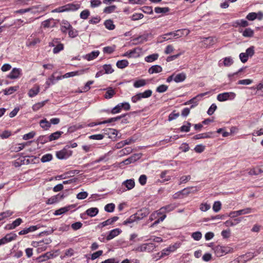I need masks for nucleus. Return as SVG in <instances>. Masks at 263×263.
I'll return each mask as SVG.
<instances>
[{
  "instance_id": "5",
  "label": "nucleus",
  "mask_w": 263,
  "mask_h": 263,
  "mask_svg": "<svg viewBox=\"0 0 263 263\" xmlns=\"http://www.w3.org/2000/svg\"><path fill=\"white\" fill-rule=\"evenodd\" d=\"M72 154V151L70 149L69 146H66L62 149L56 152V156L59 159H66Z\"/></svg>"
},
{
  "instance_id": "31",
  "label": "nucleus",
  "mask_w": 263,
  "mask_h": 263,
  "mask_svg": "<svg viewBox=\"0 0 263 263\" xmlns=\"http://www.w3.org/2000/svg\"><path fill=\"white\" fill-rule=\"evenodd\" d=\"M216 41V39L215 37L212 36H210L208 37H205L203 38L202 40V42L206 45V47L211 46L213 45Z\"/></svg>"
},
{
  "instance_id": "37",
  "label": "nucleus",
  "mask_w": 263,
  "mask_h": 263,
  "mask_svg": "<svg viewBox=\"0 0 263 263\" xmlns=\"http://www.w3.org/2000/svg\"><path fill=\"white\" fill-rule=\"evenodd\" d=\"M159 54L158 53H154L145 57V61L148 63L153 62L158 59Z\"/></svg>"
},
{
  "instance_id": "21",
  "label": "nucleus",
  "mask_w": 263,
  "mask_h": 263,
  "mask_svg": "<svg viewBox=\"0 0 263 263\" xmlns=\"http://www.w3.org/2000/svg\"><path fill=\"white\" fill-rule=\"evenodd\" d=\"M239 32L242 33L244 37H252L254 34V31L250 28H246L243 30L242 29H239Z\"/></svg>"
},
{
  "instance_id": "9",
  "label": "nucleus",
  "mask_w": 263,
  "mask_h": 263,
  "mask_svg": "<svg viewBox=\"0 0 263 263\" xmlns=\"http://www.w3.org/2000/svg\"><path fill=\"white\" fill-rule=\"evenodd\" d=\"M253 212H254V210L253 209L251 208H247L238 211L231 212L230 213L229 216L233 218L242 215L250 214Z\"/></svg>"
},
{
  "instance_id": "7",
  "label": "nucleus",
  "mask_w": 263,
  "mask_h": 263,
  "mask_svg": "<svg viewBox=\"0 0 263 263\" xmlns=\"http://www.w3.org/2000/svg\"><path fill=\"white\" fill-rule=\"evenodd\" d=\"M216 255L218 257L222 256L231 251L232 249L228 246L218 245L213 249Z\"/></svg>"
},
{
  "instance_id": "28",
  "label": "nucleus",
  "mask_w": 263,
  "mask_h": 263,
  "mask_svg": "<svg viewBox=\"0 0 263 263\" xmlns=\"http://www.w3.org/2000/svg\"><path fill=\"white\" fill-rule=\"evenodd\" d=\"M176 208V205L174 204H171L167 205L166 206L162 207L159 211L161 212L162 214L164 212H169L171 211H172L175 209Z\"/></svg>"
},
{
  "instance_id": "58",
  "label": "nucleus",
  "mask_w": 263,
  "mask_h": 263,
  "mask_svg": "<svg viewBox=\"0 0 263 263\" xmlns=\"http://www.w3.org/2000/svg\"><path fill=\"white\" fill-rule=\"evenodd\" d=\"M221 208V202L219 201L214 202L213 205V210L215 212H218Z\"/></svg>"
},
{
  "instance_id": "42",
  "label": "nucleus",
  "mask_w": 263,
  "mask_h": 263,
  "mask_svg": "<svg viewBox=\"0 0 263 263\" xmlns=\"http://www.w3.org/2000/svg\"><path fill=\"white\" fill-rule=\"evenodd\" d=\"M17 235L16 234L13 233H10L9 234H7L5 236V239L7 243L10 242L13 240L16 239Z\"/></svg>"
},
{
  "instance_id": "27",
  "label": "nucleus",
  "mask_w": 263,
  "mask_h": 263,
  "mask_svg": "<svg viewBox=\"0 0 263 263\" xmlns=\"http://www.w3.org/2000/svg\"><path fill=\"white\" fill-rule=\"evenodd\" d=\"M63 134V132L61 131H57L52 133L51 135L48 136L49 141H52L58 139Z\"/></svg>"
},
{
  "instance_id": "56",
  "label": "nucleus",
  "mask_w": 263,
  "mask_h": 263,
  "mask_svg": "<svg viewBox=\"0 0 263 263\" xmlns=\"http://www.w3.org/2000/svg\"><path fill=\"white\" fill-rule=\"evenodd\" d=\"M210 208V204L207 203L206 202L201 203L199 208L200 210L202 212H206L208 211Z\"/></svg>"
},
{
  "instance_id": "53",
  "label": "nucleus",
  "mask_w": 263,
  "mask_h": 263,
  "mask_svg": "<svg viewBox=\"0 0 263 263\" xmlns=\"http://www.w3.org/2000/svg\"><path fill=\"white\" fill-rule=\"evenodd\" d=\"M68 35L71 38H74L78 35V31L72 27L68 31Z\"/></svg>"
},
{
  "instance_id": "55",
  "label": "nucleus",
  "mask_w": 263,
  "mask_h": 263,
  "mask_svg": "<svg viewBox=\"0 0 263 263\" xmlns=\"http://www.w3.org/2000/svg\"><path fill=\"white\" fill-rule=\"evenodd\" d=\"M115 208V205L114 203L107 204L104 208V210L107 212L111 213L114 212Z\"/></svg>"
},
{
  "instance_id": "64",
  "label": "nucleus",
  "mask_w": 263,
  "mask_h": 263,
  "mask_svg": "<svg viewBox=\"0 0 263 263\" xmlns=\"http://www.w3.org/2000/svg\"><path fill=\"white\" fill-rule=\"evenodd\" d=\"M90 15V12L88 9H85L82 11L80 13V17L82 19H87Z\"/></svg>"
},
{
  "instance_id": "1",
  "label": "nucleus",
  "mask_w": 263,
  "mask_h": 263,
  "mask_svg": "<svg viewBox=\"0 0 263 263\" xmlns=\"http://www.w3.org/2000/svg\"><path fill=\"white\" fill-rule=\"evenodd\" d=\"M80 4L78 3H69L52 10L51 12L61 13L71 11H76L80 8Z\"/></svg>"
},
{
  "instance_id": "30",
  "label": "nucleus",
  "mask_w": 263,
  "mask_h": 263,
  "mask_svg": "<svg viewBox=\"0 0 263 263\" xmlns=\"http://www.w3.org/2000/svg\"><path fill=\"white\" fill-rule=\"evenodd\" d=\"M174 81L176 83L183 82L186 78V75L184 73L182 72L176 75L175 74Z\"/></svg>"
},
{
  "instance_id": "59",
  "label": "nucleus",
  "mask_w": 263,
  "mask_h": 263,
  "mask_svg": "<svg viewBox=\"0 0 263 263\" xmlns=\"http://www.w3.org/2000/svg\"><path fill=\"white\" fill-rule=\"evenodd\" d=\"M177 34H178V37H180L184 35H187L190 33V31L186 29L177 30Z\"/></svg>"
},
{
  "instance_id": "12",
  "label": "nucleus",
  "mask_w": 263,
  "mask_h": 263,
  "mask_svg": "<svg viewBox=\"0 0 263 263\" xmlns=\"http://www.w3.org/2000/svg\"><path fill=\"white\" fill-rule=\"evenodd\" d=\"M22 70L20 68H14L8 75V78L10 79H17L21 74Z\"/></svg>"
},
{
  "instance_id": "14",
  "label": "nucleus",
  "mask_w": 263,
  "mask_h": 263,
  "mask_svg": "<svg viewBox=\"0 0 263 263\" xmlns=\"http://www.w3.org/2000/svg\"><path fill=\"white\" fill-rule=\"evenodd\" d=\"M149 213V210L147 208H143L138 211L136 214L138 220L142 219L146 217Z\"/></svg>"
},
{
  "instance_id": "54",
  "label": "nucleus",
  "mask_w": 263,
  "mask_h": 263,
  "mask_svg": "<svg viewBox=\"0 0 263 263\" xmlns=\"http://www.w3.org/2000/svg\"><path fill=\"white\" fill-rule=\"evenodd\" d=\"M255 47L253 46H252L246 49V54L248 57H252L255 53Z\"/></svg>"
},
{
  "instance_id": "46",
  "label": "nucleus",
  "mask_w": 263,
  "mask_h": 263,
  "mask_svg": "<svg viewBox=\"0 0 263 263\" xmlns=\"http://www.w3.org/2000/svg\"><path fill=\"white\" fill-rule=\"evenodd\" d=\"M53 257V254L50 252H47L45 253L44 255L39 257V259L40 260V261H45Z\"/></svg>"
},
{
  "instance_id": "19",
  "label": "nucleus",
  "mask_w": 263,
  "mask_h": 263,
  "mask_svg": "<svg viewBox=\"0 0 263 263\" xmlns=\"http://www.w3.org/2000/svg\"><path fill=\"white\" fill-rule=\"evenodd\" d=\"M39 228V227L37 226H30L29 228H25L23 230L20 231L18 232V234L20 235H25L29 233L34 232L36 230H37Z\"/></svg>"
},
{
  "instance_id": "11",
  "label": "nucleus",
  "mask_w": 263,
  "mask_h": 263,
  "mask_svg": "<svg viewBox=\"0 0 263 263\" xmlns=\"http://www.w3.org/2000/svg\"><path fill=\"white\" fill-rule=\"evenodd\" d=\"M23 222V220L21 218H18L11 223L6 225L5 229L7 230H13L21 225Z\"/></svg>"
},
{
  "instance_id": "62",
  "label": "nucleus",
  "mask_w": 263,
  "mask_h": 263,
  "mask_svg": "<svg viewBox=\"0 0 263 263\" xmlns=\"http://www.w3.org/2000/svg\"><path fill=\"white\" fill-rule=\"evenodd\" d=\"M37 141L41 144H44L49 141V139L47 136H41L38 138Z\"/></svg>"
},
{
  "instance_id": "33",
  "label": "nucleus",
  "mask_w": 263,
  "mask_h": 263,
  "mask_svg": "<svg viewBox=\"0 0 263 263\" xmlns=\"http://www.w3.org/2000/svg\"><path fill=\"white\" fill-rule=\"evenodd\" d=\"M147 84V82L146 80L144 79H139L136 80L134 82L133 86L135 88H140L143 86H144Z\"/></svg>"
},
{
  "instance_id": "15",
  "label": "nucleus",
  "mask_w": 263,
  "mask_h": 263,
  "mask_svg": "<svg viewBox=\"0 0 263 263\" xmlns=\"http://www.w3.org/2000/svg\"><path fill=\"white\" fill-rule=\"evenodd\" d=\"M206 93H200L197 95L196 97L193 98L191 100L189 101L190 104H192L191 106V108H193L197 105L198 102L201 100V98L206 95Z\"/></svg>"
},
{
  "instance_id": "23",
  "label": "nucleus",
  "mask_w": 263,
  "mask_h": 263,
  "mask_svg": "<svg viewBox=\"0 0 263 263\" xmlns=\"http://www.w3.org/2000/svg\"><path fill=\"white\" fill-rule=\"evenodd\" d=\"M40 126L44 130H48L51 127V123L46 118L41 120L39 122Z\"/></svg>"
},
{
  "instance_id": "25",
  "label": "nucleus",
  "mask_w": 263,
  "mask_h": 263,
  "mask_svg": "<svg viewBox=\"0 0 263 263\" xmlns=\"http://www.w3.org/2000/svg\"><path fill=\"white\" fill-rule=\"evenodd\" d=\"M104 25L106 29L109 30H113L115 28V25L114 22L111 19H108L104 21Z\"/></svg>"
},
{
  "instance_id": "13",
  "label": "nucleus",
  "mask_w": 263,
  "mask_h": 263,
  "mask_svg": "<svg viewBox=\"0 0 263 263\" xmlns=\"http://www.w3.org/2000/svg\"><path fill=\"white\" fill-rule=\"evenodd\" d=\"M72 26L66 20H62L60 23V29L62 32L66 33Z\"/></svg>"
},
{
  "instance_id": "48",
  "label": "nucleus",
  "mask_w": 263,
  "mask_h": 263,
  "mask_svg": "<svg viewBox=\"0 0 263 263\" xmlns=\"http://www.w3.org/2000/svg\"><path fill=\"white\" fill-rule=\"evenodd\" d=\"M152 91L150 89L145 90L143 92H139L142 99H146L150 97L152 95Z\"/></svg>"
},
{
  "instance_id": "35",
  "label": "nucleus",
  "mask_w": 263,
  "mask_h": 263,
  "mask_svg": "<svg viewBox=\"0 0 263 263\" xmlns=\"http://www.w3.org/2000/svg\"><path fill=\"white\" fill-rule=\"evenodd\" d=\"M78 74V71H72V72H67L63 76H58L57 77L56 80H61L62 79L74 77V76L77 75Z\"/></svg>"
},
{
  "instance_id": "51",
  "label": "nucleus",
  "mask_w": 263,
  "mask_h": 263,
  "mask_svg": "<svg viewBox=\"0 0 263 263\" xmlns=\"http://www.w3.org/2000/svg\"><path fill=\"white\" fill-rule=\"evenodd\" d=\"M45 102H46V101H43V102L35 103L32 107L33 110L34 111H37L38 110H39L40 108H41L42 107H43L45 105Z\"/></svg>"
},
{
  "instance_id": "47",
  "label": "nucleus",
  "mask_w": 263,
  "mask_h": 263,
  "mask_svg": "<svg viewBox=\"0 0 263 263\" xmlns=\"http://www.w3.org/2000/svg\"><path fill=\"white\" fill-rule=\"evenodd\" d=\"M115 94V92L112 88H109L107 89L105 95L104 97L106 99H110Z\"/></svg>"
},
{
  "instance_id": "10",
  "label": "nucleus",
  "mask_w": 263,
  "mask_h": 263,
  "mask_svg": "<svg viewBox=\"0 0 263 263\" xmlns=\"http://www.w3.org/2000/svg\"><path fill=\"white\" fill-rule=\"evenodd\" d=\"M234 63L233 59L231 57H227L223 58L218 62L219 67L224 66L225 67H230Z\"/></svg>"
},
{
  "instance_id": "36",
  "label": "nucleus",
  "mask_w": 263,
  "mask_h": 263,
  "mask_svg": "<svg viewBox=\"0 0 263 263\" xmlns=\"http://www.w3.org/2000/svg\"><path fill=\"white\" fill-rule=\"evenodd\" d=\"M128 62L126 60H122L118 61L116 63V66L118 68L123 69L128 65Z\"/></svg>"
},
{
  "instance_id": "50",
  "label": "nucleus",
  "mask_w": 263,
  "mask_h": 263,
  "mask_svg": "<svg viewBox=\"0 0 263 263\" xmlns=\"http://www.w3.org/2000/svg\"><path fill=\"white\" fill-rule=\"evenodd\" d=\"M116 8L117 7L115 5H111L105 7L103 10V12L104 13L107 14H110L114 12L115 11Z\"/></svg>"
},
{
  "instance_id": "44",
  "label": "nucleus",
  "mask_w": 263,
  "mask_h": 263,
  "mask_svg": "<svg viewBox=\"0 0 263 263\" xmlns=\"http://www.w3.org/2000/svg\"><path fill=\"white\" fill-rule=\"evenodd\" d=\"M13 212L10 210H7L0 214V220L11 216Z\"/></svg>"
},
{
  "instance_id": "32",
  "label": "nucleus",
  "mask_w": 263,
  "mask_h": 263,
  "mask_svg": "<svg viewBox=\"0 0 263 263\" xmlns=\"http://www.w3.org/2000/svg\"><path fill=\"white\" fill-rule=\"evenodd\" d=\"M216 41V39L215 37L212 36H210L208 37H205L203 38L202 40V42L206 45V47L211 46L213 45Z\"/></svg>"
},
{
  "instance_id": "17",
  "label": "nucleus",
  "mask_w": 263,
  "mask_h": 263,
  "mask_svg": "<svg viewBox=\"0 0 263 263\" xmlns=\"http://www.w3.org/2000/svg\"><path fill=\"white\" fill-rule=\"evenodd\" d=\"M100 54V51L99 50L93 51L90 53L86 54L84 56V58L86 60L90 61L93 60L97 58Z\"/></svg>"
},
{
  "instance_id": "57",
  "label": "nucleus",
  "mask_w": 263,
  "mask_h": 263,
  "mask_svg": "<svg viewBox=\"0 0 263 263\" xmlns=\"http://www.w3.org/2000/svg\"><path fill=\"white\" fill-rule=\"evenodd\" d=\"M52 159V156L50 154H47L43 155L41 158L42 162H47L51 161Z\"/></svg>"
},
{
  "instance_id": "41",
  "label": "nucleus",
  "mask_w": 263,
  "mask_h": 263,
  "mask_svg": "<svg viewBox=\"0 0 263 263\" xmlns=\"http://www.w3.org/2000/svg\"><path fill=\"white\" fill-rule=\"evenodd\" d=\"M17 235L16 234L13 233H10L9 234H7L5 236V239L7 243L10 242L13 240L16 239Z\"/></svg>"
},
{
  "instance_id": "26",
  "label": "nucleus",
  "mask_w": 263,
  "mask_h": 263,
  "mask_svg": "<svg viewBox=\"0 0 263 263\" xmlns=\"http://www.w3.org/2000/svg\"><path fill=\"white\" fill-rule=\"evenodd\" d=\"M64 197L63 194H59L56 196H54L51 197L48 199V203L49 204H52L55 202H58L59 200L62 199Z\"/></svg>"
},
{
  "instance_id": "63",
  "label": "nucleus",
  "mask_w": 263,
  "mask_h": 263,
  "mask_svg": "<svg viewBox=\"0 0 263 263\" xmlns=\"http://www.w3.org/2000/svg\"><path fill=\"white\" fill-rule=\"evenodd\" d=\"M192 237L196 241L199 240L202 237V234L199 231L194 232L192 234Z\"/></svg>"
},
{
  "instance_id": "18",
  "label": "nucleus",
  "mask_w": 263,
  "mask_h": 263,
  "mask_svg": "<svg viewBox=\"0 0 263 263\" xmlns=\"http://www.w3.org/2000/svg\"><path fill=\"white\" fill-rule=\"evenodd\" d=\"M243 219V217H239L234 219V220H228L224 222V224L226 227H233L240 223L241 220Z\"/></svg>"
},
{
  "instance_id": "39",
  "label": "nucleus",
  "mask_w": 263,
  "mask_h": 263,
  "mask_svg": "<svg viewBox=\"0 0 263 263\" xmlns=\"http://www.w3.org/2000/svg\"><path fill=\"white\" fill-rule=\"evenodd\" d=\"M138 158H137V155L132 156L121 162V164L123 163L125 165H128L135 162Z\"/></svg>"
},
{
  "instance_id": "22",
  "label": "nucleus",
  "mask_w": 263,
  "mask_h": 263,
  "mask_svg": "<svg viewBox=\"0 0 263 263\" xmlns=\"http://www.w3.org/2000/svg\"><path fill=\"white\" fill-rule=\"evenodd\" d=\"M213 132H208L199 134L194 136V139H200L204 138H210L212 137Z\"/></svg>"
},
{
  "instance_id": "8",
  "label": "nucleus",
  "mask_w": 263,
  "mask_h": 263,
  "mask_svg": "<svg viewBox=\"0 0 263 263\" xmlns=\"http://www.w3.org/2000/svg\"><path fill=\"white\" fill-rule=\"evenodd\" d=\"M130 109V105L128 102H123L119 103L114 107L111 110L112 114H116L120 112L122 109L127 111Z\"/></svg>"
},
{
  "instance_id": "20",
  "label": "nucleus",
  "mask_w": 263,
  "mask_h": 263,
  "mask_svg": "<svg viewBox=\"0 0 263 263\" xmlns=\"http://www.w3.org/2000/svg\"><path fill=\"white\" fill-rule=\"evenodd\" d=\"M40 91V87L39 85H35L32 88H31L28 93L29 97L32 98L36 96Z\"/></svg>"
},
{
  "instance_id": "60",
  "label": "nucleus",
  "mask_w": 263,
  "mask_h": 263,
  "mask_svg": "<svg viewBox=\"0 0 263 263\" xmlns=\"http://www.w3.org/2000/svg\"><path fill=\"white\" fill-rule=\"evenodd\" d=\"M64 49V45L62 43L58 44L54 46V48L53 49V52L54 54L58 53Z\"/></svg>"
},
{
  "instance_id": "34",
  "label": "nucleus",
  "mask_w": 263,
  "mask_h": 263,
  "mask_svg": "<svg viewBox=\"0 0 263 263\" xmlns=\"http://www.w3.org/2000/svg\"><path fill=\"white\" fill-rule=\"evenodd\" d=\"M99 212V210L97 208H91L86 211V214L90 217L95 216Z\"/></svg>"
},
{
  "instance_id": "52",
  "label": "nucleus",
  "mask_w": 263,
  "mask_h": 263,
  "mask_svg": "<svg viewBox=\"0 0 263 263\" xmlns=\"http://www.w3.org/2000/svg\"><path fill=\"white\" fill-rule=\"evenodd\" d=\"M191 126V123L187 122L180 127V130L182 132H188L190 130Z\"/></svg>"
},
{
  "instance_id": "61",
  "label": "nucleus",
  "mask_w": 263,
  "mask_h": 263,
  "mask_svg": "<svg viewBox=\"0 0 263 263\" xmlns=\"http://www.w3.org/2000/svg\"><path fill=\"white\" fill-rule=\"evenodd\" d=\"M191 178L190 175L183 176L180 178L179 184H181L182 183H185L188 182Z\"/></svg>"
},
{
  "instance_id": "16",
  "label": "nucleus",
  "mask_w": 263,
  "mask_h": 263,
  "mask_svg": "<svg viewBox=\"0 0 263 263\" xmlns=\"http://www.w3.org/2000/svg\"><path fill=\"white\" fill-rule=\"evenodd\" d=\"M121 232L122 231L119 228H116L111 230L106 237L107 240H110L113 239L115 237L119 235L121 233Z\"/></svg>"
},
{
  "instance_id": "4",
  "label": "nucleus",
  "mask_w": 263,
  "mask_h": 263,
  "mask_svg": "<svg viewBox=\"0 0 263 263\" xmlns=\"http://www.w3.org/2000/svg\"><path fill=\"white\" fill-rule=\"evenodd\" d=\"M162 213L160 211H157L153 213L149 216V220L152 221L156 220L150 226V227H154L155 226L158 224L160 222L163 221L166 217L165 214H163L161 217H159Z\"/></svg>"
},
{
  "instance_id": "6",
  "label": "nucleus",
  "mask_w": 263,
  "mask_h": 263,
  "mask_svg": "<svg viewBox=\"0 0 263 263\" xmlns=\"http://www.w3.org/2000/svg\"><path fill=\"white\" fill-rule=\"evenodd\" d=\"M236 96L234 92H225L219 93L217 96V99L219 102H224L228 100H233Z\"/></svg>"
},
{
  "instance_id": "38",
  "label": "nucleus",
  "mask_w": 263,
  "mask_h": 263,
  "mask_svg": "<svg viewBox=\"0 0 263 263\" xmlns=\"http://www.w3.org/2000/svg\"><path fill=\"white\" fill-rule=\"evenodd\" d=\"M133 149L130 147H126L121 151H120L118 153V155L119 156L122 157L124 155H127L130 154L132 152Z\"/></svg>"
},
{
  "instance_id": "45",
  "label": "nucleus",
  "mask_w": 263,
  "mask_h": 263,
  "mask_svg": "<svg viewBox=\"0 0 263 263\" xmlns=\"http://www.w3.org/2000/svg\"><path fill=\"white\" fill-rule=\"evenodd\" d=\"M40 42L39 38L29 39L27 41V44L28 46H33Z\"/></svg>"
},
{
  "instance_id": "2",
  "label": "nucleus",
  "mask_w": 263,
  "mask_h": 263,
  "mask_svg": "<svg viewBox=\"0 0 263 263\" xmlns=\"http://www.w3.org/2000/svg\"><path fill=\"white\" fill-rule=\"evenodd\" d=\"M156 248V246L154 243H145L138 245L137 247L133 249V250L136 252L151 253L153 252Z\"/></svg>"
},
{
  "instance_id": "43",
  "label": "nucleus",
  "mask_w": 263,
  "mask_h": 263,
  "mask_svg": "<svg viewBox=\"0 0 263 263\" xmlns=\"http://www.w3.org/2000/svg\"><path fill=\"white\" fill-rule=\"evenodd\" d=\"M138 218L136 214H134L131 215L128 218H127L126 220H125L123 222L124 224H128L129 223H132L136 221H137Z\"/></svg>"
},
{
  "instance_id": "3",
  "label": "nucleus",
  "mask_w": 263,
  "mask_h": 263,
  "mask_svg": "<svg viewBox=\"0 0 263 263\" xmlns=\"http://www.w3.org/2000/svg\"><path fill=\"white\" fill-rule=\"evenodd\" d=\"M135 186V182L134 179H127L122 183V186L118 187L116 192L118 194L133 189Z\"/></svg>"
},
{
  "instance_id": "49",
  "label": "nucleus",
  "mask_w": 263,
  "mask_h": 263,
  "mask_svg": "<svg viewBox=\"0 0 263 263\" xmlns=\"http://www.w3.org/2000/svg\"><path fill=\"white\" fill-rule=\"evenodd\" d=\"M170 10V9L168 7H156L155 8V12L156 13H166L168 12Z\"/></svg>"
},
{
  "instance_id": "24",
  "label": "nucleus",
  "mask_w": 263,
  "mask_h": 263,
  "mask_svg": "<svg viewBox=\"0 0 263 263\" xmlns=\"http://www.w3.org/2000/svg\"><path fill=\"white\" fill-rule=\"evenodd\" d=\"M162 71V67L158 65H154L148 69V73L150 74L159 73Z\"/></svg>"
},
{
  "instance_id": "29",
  "label": "nucleus",
  "mask_w": 263,
  "mask_h": 263,
  "mask_svg": "<svg viewBox=\"0 0 263 263\" xmlns=\"http://www.w3.org/2000/svg\"><path fill=\"white\" fill-rule=\"evenodd\" d=\"M56 79L57 77L55 78L54 77V74H53L51 77L48 78L46 82V86L45 87V89H47L49 87L50 85L54 84L56 81H58Z\"/></svg>"
},
{
  "instance_id": "40",
  "label": "nucleus",
  "mask_w": 263,
  "mask_h": 263,
  "mask_svg": "<svg viewBox=\"0 0 263 263\" xmlns=\"http://www.w3.org/2000/svg\"><path fill=\"white\" fill-rule=\"evenodd\" d=\"M102 67L104 70V73L110 74L114 71V70L110 64H104L103 65Z\"/></svg>"
}]
</instances>
